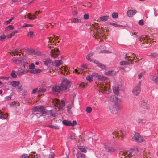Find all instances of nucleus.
I'll return each mask as SVG.
<instances>
[{"label": "nucleus", "instance_id": "f257e3e1", "mask_svg": "<svg viewBox=\"0 0 158 158\" xmlns=\"http://www.w3.org/2000/svg\"><path fill=\"white\" fill-rule=\"evenodd\" d=\"M138 149L137 148L131 149L126 152H122L120 154L123 155L124 156L128 157V158H137Z\"/></svg>", "mask_w": 158, "mask_h": 158}, {"label": "nucleus", "instance_id": "f03ea898", "mask_svg": "<svg viewBox=\"0 0 158 158\" xmlns=\"http://www.w3.org/2000/svg\"><path fill=\"white\" fill-rule=\"evenodd\" d=\"M33 112L35 114H39V116H41L43 114L48 113L45 108L42 106H35L32 109Z\"/></svg>", "mask_w": 158, "mask_h": 158}, {"label": "nucleus", "instance_id": "7ed1b4c3", "mask_svg": "<svg viewBox=\"0 0 158 158\" xmlns=\"http://www.w3.org/2000/svg\"><path fill=\"white\" fill-rule=\"evenodd\" d=\"M132 139L134 140L135 141L141 143L144 141V139L143 136L141 135L138 133H135L131 135Z\"/></svg>", "mask_w": 158, "mask_h": 158}, {"label": "nucleus", "instance_id": "20e7f679", "mask_svg": "<svg viewBox=\"0 0 158 158\" xmlns=\"http://www.w3.org/2000/svg\"><path fill=\"white\" fill-rule=\"evenodd\" d=\"M120 108L118 105L110 106L109 107V111L111 113L117 114L118 113Z\"/></svg>", "mask_w": 158, "mask_h": 158}, {"label": "nucleus", "instance_id": "39448f33", "mask_svg": "<svg viewBox=\"0 0 158 158\" xmlns=\"http://www.w3.org/2000/svg\"><path fill=\"white\" fill-rule=\"evenodd\" d=\"M60 85L62 90H65L70 87V82L67 79H64L62 81Z\"/></svg>", "mask_w": 158, "mask_h": 158}, {"label": "nucleus", "instance_id": "423d86ee", "mask_svg": "<svg viewBox=\"0 0 158 158\" xmlns=\"http://www.w3.org/2000/svg\"><path fill=\"white\" fill-rule=\"evenodd\" d=\"M141 81H139L138 84L134 88L133 91V93L135 95L137 96L140 92V86Z\"/></svg>", "mask_w": 158, "mask_h": 158}, {"label": "nucleus", "instance_id": "0eeeda50", "mask_svg": "<svg viewBox=\"0 0 158 158\" xmlns=\"http://www.w3.org/2000/svg\"><path fill=\"white\" fill-rule=\"evenodd\" d=\"M52 90L53 91L56 92L60 93V91L63 90L61 87L58 86H55L52 87Z\"/></svg>", "mask_w": 158, "mask_h": 158}, {"label": "nucleus", "instance_id": "6e6552de", "mask_svg": "<svg viewBox=\"0 0 158 158\" xmlns=\"http://www.w3.org/2000/svg\"><path fill=\"white\" fill-rule=\"evenodd\" d=\"M43 64L48 67H50L53 64V63L50 60H46L44 62Z\"/></svg>", "mask_w": 158, "mask_h": 158}, {"label": "nucleus", "instance_id": "1a4fd4ad", "mask_svg": "<svg viewBox=\"0 0 158 158\" xmlns=\"http://www.w3.org/2000/svg\"><path fill=\"white\" fill-rule=\"evenodd\" d=\"M150 78L152 81L154 82L156 84H158V77L155 75H151Z\"/></svg>", "mask_w": 158, "mask_h": 158}, {"label": "nucleus", "instance_id": "9d476101", "mask_svg": "<svg viewBox=\"0 0 158 158\" xmlns=\"http://www.w3.org/2000/svg\"><path fill=\"white\" fill-rule=\"evenodd\" d=\"M113 138H114L120 136L123 134L122 132L121 131H116L113 133Z\"/></svg>", "mask_w": 158, "mask_h": 158}, {"label": "nucleus", "instance_id": "9b49d317", "mask_svg": "<svg viewBox=\"0 0 158 158\" xmlns=\"http://www.w3.org/2000/svg\"><path fill=\"white\" fill-rule=\"evenodd\" d=\"M136 13V11L135 10H129L127 11V14L128 16L131 17L135 15Z\"/></svg>", "mask_w": 158, "mask_h": 158}, {"label": "nucleus", "instance_id": "f8f14e48", "mask_svg": "<svg viewBox=\"0 0 158 158\" xmlns=\"http://www.w3.org/2000/svg\"><path fill=\"white\" fill-rule=\"evenodd\" d=\"M77 158H86V155L80 152H78L76 154Z\"/></svg>", "mask_w": 158, "mask_h": 158}, {"label": "nucleus", "instance_id": "ddd939ff", "mask_svg": "<svg viewBox=\"0 0 158 158\" xmlns=\"http://www.w3.org/2000/svg\"><path fill=\"white\" fill-rule=\"evenodd\" d=\"M141 106L144 109H148L150 108V106L148 104L145 102H143L141 104Z\"/></svg>", "mask_w": 158, "mask_h": 158}, {"label": "nucleus", "instance_id": "4468645a", "mask_svg": "<svg viewBox=\"0 0 158 158\" xmlns=\"http://www.w3.org/2000/svg\"><path fill=\"white\" fill-rule=\"evenodd\" d=\"M94 62L99 67L102 69H105V66L103 64L99 62L98 61L96 60H94Z\"/></svg>", "mask_w": 158, "mask_h": 158}, {"label": "nucleus", "instance_id": "2eb2a0df", "mask_svg": "<svg viewBox=\"0 0 158 158\" xmlns=\"http://www.w3.org/2000/svg\"><path fill=\"white\" fill-rule=\"evenodd\" d=\"M13 62H15L17 64H20L21 63V60L19 58H17L14 57L12 59Z\"/></svg>", "mask_w": 158, "mask_h": 158}, {"label": "nucleus", "instance_id": "dca6fc26", "mask_svg": "<svg viewBox=\"0 0 158 158\" xmlns=\"http://www.w3.org/2000/svg\"><path fill=\"white\" fill-rule=\"evenodd\" d=\"M71 22L74 23H80L81 22V20L79 18H73L71 19Z\"/></svg>", "mask_w": 158, "mask_h": 158}, {"label": "nucleus", "instance_id": "f3484780", "mask_svg": "<svg viewBox=\"0 0 158 158\" xmlns=\"http://www.w3.org/2000/svg\"><path fill=\"white\" fill-rule=\"evenodd\" d=\"M10 84L13 87H16L19 84V82L17 81H14L10 82Z\"/></svg>", "mask_w": 158, "mask_h": 158}, {"label": "nucleus", "instance_id": "a211bd4d", "mask_svg": "<svg viewBox=\"0 0 158 158\" xmlns=\"http://www.w3.org/2000/svg\"><path fill=\"white\" fill-rule=\"evenodd\" d=\"M113 91L114 93L116 94H118L119 93V89L118 86H115L113 87Z\"/></svg>", "mask_w": 158, "mask_h": 158}, {"label": "nucleus", "instance_id": "6ab92c4d", "mask_svg": "<svg viewBox=\"0 0 158 158\" xmlns=\"http://www.w3.org/2000/svg\"><path fill=\"white\" fill-rule=\"evenodd\" d=\"M139 40L141 41V40L143 41H145V42L148 41L149 42V40L148 39L147 37L145 35H142L139 38Z\"/></svg>", "mask_w": 158, "mask_h": 158}, {"label": "nucleus", "instance_id": "aec40b11", "mask_svg": "<svg viewBox=\"0 0 158 158\" xmlns=\"http://www.w3.org/2000/svg\"><path fill=\"white\" fill-rule=\"evenodd\" d=\"M58 38H57H57H55V39L54 40H54L53 38H52V37L49 38V37H48L47 38L48 42V43H52V42H54V41H55L56 40H58Z\"/></svg>", "mask_w": 158, "mask_h": 158}, {"label": "nucleus", "instance_id": "412c9836", "mask_svg": "<svg viewBox=\"0 0 158 158\" xmlns=\"http://www.w3.org/2000/svg\"><path fill=\"white\" fill-rule=\"evenodd\" d=\"M41 71V70L38 69H33L29 71V72L31 73H39Z\"/></svg>", "mask_w": 158, "mask_h": 158}, {"label": "nucleus", "instance_id": "4be33fe9", "mask_svg": "<svg viewBox=\"0 0 158 158\" xmlns=\"http://www.w3.org/2000/svg\"><path fill=\"white\" fill-rule=\"evenodd\" d=\"M93 55V54L92 53H89L87 55L86 57L87 59L90 62L93 61L94 60L90 58V57L92 56Z\"/></svg>", "mask_w": 158, "mask_h": 158}, {"label": "nucleus", "instance_id": "5701e85b", "mask_svg": "<svg viewBox=\"0 0 158 158\" xmlns=\"http://www.w3.org/2000/svg\"><path fill=\"white\" fill-rule=\"evenodd\" d=\"M27 16L29 19L31 20L34 19L36 17L35 15H32L31 14H28Z\"/></svg>", "mask_w": 158, "mask_h": 158}, {"label": "nucleus", "instance_id": "b1692460", "mask_svg": "<svg viewBox=\"0 0 158 158\" xmlns=\"http://www.w3.org/2000/svg\"><path fill=\"white\" fill-rule=\"evenodd\" d=\"M62 123L66 126H71V121L66 120H63L62 121Z\"/></svg>", "mask_w": 158, "mask_h": 158}, {"label": "nucleus", "instance_id": "393cba45", "mask_svg": "<svg viewBox=\"0 0 158 158\" xmlns=\"http://www.w3.org/2000/svg\"><path fill=\"white\" fill-rule=\"evenodd\" d=\"M78 148L80 149V150L82 152H83L85 153L86 152V149L85 148L84 146H78Z\"/></svg>", "mask_w": 158, "mask_h": 158}, {"label": "nucleus", "instance_id": "a878e982", "mask_svg": "<svg viewBox=\"0 0 158 158\" xmlns=\"http://www.w3.org/2000/svg\"><path fill=\"white\" fill-rule=\"evenodd\" d=\"M18 31L16 30H15L13 31L11 33L7 35V37L8 38H11L15 34V33H17Z\"/></svg>", "mask_w": 158, "mask_h": 158}, {"label": "nucleus", "instance_id": "bb28decb", "mask_svg": "<svg viewBox=\"0 0 158 158\" xmlns=\"http://www.w3.org/2000/svg\"><path fill=\"white\" fill-rule=\"evenodd\" d=\"M14 28V26L12 25H10L7 27L5 29L6 31H8L9 30L13 29Z\"/></svg>", "mask_w": 158, "mask_h": 158}, {"label": "nucleus", "instance_id": "cd10ccee", "mask_svg": "<svg viewBox=\"0 0 158 158\" xmlns=\"http://www.w3.org/2000/svg\"><path fill=\"white\" fill-rule=\"evenodd\" d=\"M62 61L61 60L60 61H55L53 64H55V66L56 67L60 66L62 64Z\"/></svg>", "mask_w": 158, "mask_h": 158}, {"label": "nucleus", "instance_id": "c85d7f7f", "mask_svg": "<svg viewBox=\"0 0 158 158\" xmlns=\"http://www.w3.org/2000/svg\"><path fill=\"white\" fill-rule=\"evenodd\" d=\"M30 157H31V158H39L40 156L39 155H38L37 154L35 155V153L34 154H31L29 155Z\"/></svg>", "mask_w": 158, "mask_h": 158}, {"label": "nucleus", "instance_id": "c756f323", "mask_svg": "<svg viewBox=\"0 0 158 158\" xmlns=\"http://www.w3.org/2000/svg\"><path fill=\"white\" fill-rule=\"evenodd\" d=\"M120 64L121 65H125L130 64V63L129 62L127 61H121L120 63Z\"/></svg>", "mask_w": 158, "mask_h": 158}, {"label": "nucleus", "instance_id": "7c9ffc66", "mask_svg": "<svg viewBox=\"0 0 158 158\" xmlns=\"http://www.w3.org/2000/svg\"><path fill=\"white\" fill-rule=\"evenodd\" d=\"M46 91V90L44 88L40 87L39 88V90L38 91V92L39 93H42L45 92Z\"/></svg>", "mask_w": 158, "mask_h": 158}, {"label": "nucleus", "instance_id": "2f4dec72", "mask_svg": "<svg viewBox=\"0 0 158 158\" xmlns=\"http://www.w3.org/2000/svg\"><path fill=\"white\" fill-rule=\"evenodd\" d=\"M109 17L108 16H104L100 17V20L102 21H106L108 19Z\"/></svg>", "mask_w": 158, "mask_h": 158}, {"label": "nucleus", "instance_id": "473e14b6", "mask_svg": "<svg viewBox=\"0 0 158 158\" xmlns=\"http://www.w3.org/2000/svg\"><path fill=\"white\" fill-rule=\"evenodd\" d=\"M109 24L113 25L116 27H121L123 26L122 25H118L115 23L112 22H109Z\"/></svg>", "mask_w": 158, "mask_h": 158}, {"label": "nucleus", "instance_id": "72a5a7b5", "mask_svg": "<svg viewBox=\"0 0 158 158\" xmlns=\"http://www.w3.org/2000/svg\"><path fill=\"white\" fill-rule=\"evenodd\" d=\"M61 104H59V107L60 108H62L65 105V102L64 100H62L61 101Z\"/></svg>", "mask_w": 158, "mask_h": 158}, {"label": "nucleus", "instance_id": "f704fd0d", "mask_svg": "<svg viewBox=\"0 0 158 158\" xmlns=\"http://www.w3.org/2000/svg\"><path fill=\"white\" fill-rule=\"evenodd\" d=\"M10 75L13 78H16L17 77L15 71H12L10 74Z\"/></svg>", "mask_w": 158, "mask_h": 158}, {"label": "nucleus", "instance_id": "c9c22d12", "mask_svg": "<svg viewBox=\"0 0 158 158\" xmlns=\"http://www.w3.org/2000/svg\"><path fill=\"white\" fill-rule=\"evenodd\" d=\"M118 16V14L117 13H113L112 15V17L113 18H117Z\"/></svg>", "mask_w": 158, "mask_h": 158}, {"label": "nucleus", "instance_id": "e433bc0d", "mask_svg": "<svg viewBox=\"0 0 158 158\" xmlns=\"http://www.w3.org/2000/svg\"><path fill=\"white\" fill-rule=\"evenodd\" d=\"M46 111H47V112L48 113H46V114H50V115L52 116H54V111H51V110H49V111H47V110H46Z\"/></svg>", "mask_w": 158, "mask_h": 158}, {"label": "nucleus", "instance_id": "4c0bfd02", "mask_svg": "<svg viewBox=\"0 0 158 158\" xmlns=\"http://www.w3.org/2000/svg\"><path fill=\"white\" fill-rule=\"evenodd\" d=\"M92 111V108L90 107H88L86 108V111L88 113H90Z\"/></svg>", "mask_w": 158, "mask_h": 158}, {"label": "nucleus", "instance_id": "58836bf2", "mask_svg": "<svg viewBox=\"0 0 158 158\" xmlns=\"http://www.w3.org/2000/svg\"><path fill=\"white\" fill-rule=\"evenodd\" d=\"M86 79L88 81L90 82H91L93 81V78L92 77L89 76L86 77Z\"/></svg>", "mask_w": 158, "mask_h": 158}, {"label": "nucleus", "instance_id": "ea45409f", "mask_svg": "<svg viewBox=\"0 0 158 158\" xmlns=\"http://www.w3.org/2000/svg\"><path fill=\"white\" fill-rule=\"evenodd\" d=\"M102 89L104 90L103 93H106L108 89L109 88L108 87H106L105 86H103V87H102Z\"/></svg>", "mask_w": 158, "mask_h": 158}, {"label": "nucleus", "instance_id": "a19ab883", "mask_svg": "<svg viewBox=\"0 0 158 158\" xmlns=\"http://www.w3.org/2000/svg\"><path fill=\"white\" fill-rule=\"evenodd\" d=\"M6 36L4 34H2L0 36V40L1 41H3L6 38Z\"/></svg>", "mask_w": 158, "mask_h": 158}, {"label": "nucleus", "instance_id": "79ce46f5", "mask_svg": "<svg viewBox=\"0 0 158 158\" xmlns=\"http://www.w3.org/2000/svg\"><path fill=\"white\" fill-rule=\"evenodd\" d=\"M89 16L88 14H85L84 15V18L85 19L87 20L89 18Z\"/></svg>", "mask_w": 158, "mask_h": 158}, {"label": "nucleus", "instance_id": "37998d69", "mask_svg": "<svg viewBox=\"0 0 158 158\" xmlns=\"http://www.w3.org/2000/svg\"><path fill=\"white\" fill-rule=\"evenodd\" d=\"M27 35L30 37H32L34 35V32L32 31H30L28 32Z\"/></svg>", "mask_w": 158, "mask_h": 158}, {"label": "nucleus", "instance_id": "c03bdc74", "mask_svg": "<svg viewBox=\"0 0 158 158\" xmlns=\"http://www.w3.org/2000/svg\"><path fill=\"white\" fill-rule=\"evenodd\" d=\"M20 158H29L27 154H24L22 155Z\"/></svg>", "mask_w": 158, "mask_h": 158}, {"label": "nucleus", "instance_id": "a18cd8bd", "mask_svg": "<svg viewBox=\"0 0 158 158\" xmlns=\"http://www.w3.org/2000/svg\"><path fill=\"white\" fill-rule=\"evenodd\" d=\"M54 155L53 152H50L49 155V158H54Z\"/></svg>", "mask_w": 158, "mask_h": 158}, {"label": "nucleus", "instance_id": "49530a36", "mask_svg": "<svg viewBox=\"0 0 158 158\" xmlns=\"http://www.w3.org/2000/svg\"><path fill=\"white\" fill-rule=\"evenodd\" d=\"M116 150V148L110 147L109 152H112L115 151Z\"/></svg>", "mask_w": 158, "mask_h": 158}, {"label": "nucleus", "instance_id": "de8ad7c7", "mask_svg": "<svg viewBox=\"0 0 158 158\" xmlns=\"http://www.w3.org/2000/svg\"><path fill=\"white\" fill-rule=\"evenodd\" d=\"M35 68V65L33 63H31L29 65V68L31 69H34Z\"/></svg>", "mask_w": 158, "mask_h": 158}, {"label": "nucleus", "instance_id": "09e8293b", "mask_svg": "<svg viewBox=\"0 0 158 158\" xmlns=\"http://www.w3.org/2000/svg\"><path fill=\"white\" fill-rule=\"evenodd\" d=\"M145 123V121L143 119H139L138 120V123Z\"/></svg>", "mask_w": 158, "mask_h": 158}, {"label": "nucleus", "instance_id": "8fccbe9b", "mask_svg": "<svg viewBox=\"0 0 158 158\" xmlns=\"http://www.w3.org/2000/svg\"><path fill=\"white\" fill-rule=\"evenodd\" d=\"M33 26V25L32 24H25L24 25L22 26V27H32Z\"/></svg>", "mask_w": 158, "mask_h": 158}, {"label": "nucleus", "instance_id": "3c124183", "mask_svg": "<svg viewBox=\"0 0 158 158\" xmlns=\"http://www.w3.org/2000/svg\"><path fill=\"white\" fill-rule=\"evenodd\" d=\"M7 115L6 114H3L2 115H1L0 116V118H1L3 119H6L7 117Z\"/></svg>", "mask_w": 158, "mask_h": 158}, {"label": "nucleus", "instance_id": "603ef678", "mask_svg": "<svg viewBox=\"0 0 158 158\" xmlns=\"http://www.w3.org/2000/svg\"><path fill=\"white\" fill-rule=\"evenodd\" d=\"M14 17H12L9 20L6 21V23L7 24L10 23L14 19Z\"/></svg>", "mask_w": 158, "mask_h": 158}, {"label": "nucleus", "instance_id": "864d4df0", "mask_svg": "<svg viewBox=\"0 0 158 158\" xmlns=\"http://www.w3.org/2000/svg\"><path fill=\"white\" fill-rule=\"evenodd\" d=\"M48 127H50L51 128H53L54 129H58V127H57L56 126H53V125H51L48 126Z\"/></svg>", "mask_w": 158, "mask_h": 158}, {"label": "nucleus", "instance_id": "5fc2aeb1", "mask_svg": "<svg viewBox=\"0 0 158 158\" xmlns=\"http://www.w3.org/2000/svg\"><path fill=\"white\" fill-rule=\"evenodd\" d=\"M149 154L148 153H146L145 154L143 153V158H148Z\"/></svg>", "mask_w": 158, "mask_h": 158}, {"label": "nucleus", "instance_id": "6e6d98bb", "mask_svg": "<svg viewBox=\"0 0 158 158\" xmlns=\"http://www.w3.org/2000/svg\"><path fill=\"white\" fill-rule=\"evenodd\" d=\"M114 71H109L106 72L105 73L108 75H111L113 73Z\"/></svg>", "mask_w": 158, "mask_h": 158}, {"label": "nucleus", "instance_id": "4d7b16f0", "mask_svg": "<svg viewBox=\"0 0 158 158\" xmlns=\"http://www.w3.org/2000/svg\"><path fill=\"white\" fill-rule=\"evenodd\" d=\"M104 148L106 151L108 152H109L110 147H109L107 145H105L104 146Z\"/></svg>", "mask_w": 158, "mask_h": 158}, {"label": "nucleus", "instance_id": "13d9d810", "mask_svg": "<svg viewBox=\"0 0 158 158\" xmlns=\"http://www.w3.org/2000/svg\"><path fill=\"white\" fill-rule=\"evenodd\" d=\"M150 56L154 58H156L158 56V54L156 53L151 54Z\"/></svg>", "mask_w": 158, "mask_h": 158}, {"label": "nucleus", "instance_id": "bf43d9fd", "mask_svg": "<svg viewBox=\"0 0 158 158\" xmlns=\"http://www.w3.org/2000/svg\"><path fill=\"white\" fill-rule=\"evenodd\" d=\"M77 124V122L75 120H74L73 121V122L71 123V126H74L76 125Z\"/></svg>", "mask_w": 158, "mask_h": 158}, {"label": "nucleus", "instance_id": "052dcab7", "mask_svg": "<svg viewBox=\"0 0 158 158\" xmlns=\"http://www.w3.org/2000/svg\"><path fill=\"white\" fill-rule=\"evenodd\" d=\"M98 77L99 79L101 80H105V77H103V76H101L100 75H99Z\"/></svg>", "mask_w": 158, "mask_h": 158}, {"label": "nucleus", "instance_id": "680f3d73", "mask_svg": "<svg viewBox=\"0 0 158 158\" xmlns=\"http://www.w3.org/2000/svg\"><path fill=\"white\" fill-rule=\"evenodd\" d=\"M139 24L141 25H143L144 24L143 21V20H140L139 22Z\"/></svg>", "mask_w": 158, "mask_h": 158}, {"label": "nucleus", "instance_id": "e2e57ef3", "mask_svg": "<svg viewBox=\"0 0 158 158\" xmlns=\"http://www.w3.org/2000/svg\"><path fill=\"white\" fill-rule=\"evenodd\" d=\"M11 96H9L5 97V100L8 101L11 99Z\"/></svg>", "mask_w": 158, "mask_h": 158}, {"label": "nucleus", "instance_id": "0e129e2a", "mask_svg": "<svg viewBox=\"0 0 158 158\" xmlns=\"http://www.w3.org/2000/svg\"><path fill=\"white\" fill-rule=\"evenodd\" d=\"M98 75H99L98 74L96 73H93L92 74V76H93L96 77H98Z\"/></svg>", "mask_w": 158, "mask_h": 158}, {"label": "nucleus", "instance_id": "69168bd1", "mask_svg": "<svg viewBox=\"0 0 158 158\" xmlns=\"http://www.w3.org/2000/svg\"><path fill=\"white\" fill-rule=\"evenodd\" d=\"M12 53H13V54H14V56H15L16 54V55H18V51L17 50H13L12 51Z\"/></svg>", "mask_w": 158, "mask_h": 158}, {"label": "nucleus", "instance_id": "338daca9", "mask_svg": "<svg viewBox=\"0 0 158 158\" xmlns=\"http://www.w3.org/2000/svg\"><path fill=\"white\" fill-rule=\"evenodd\" d=\"M78 14V12L77 11L75 10L73 12V14L74 16H75L77 15Z\"/></svg>", "mask_w": 158, "mask_h": 158}, {"label": "nucleus", "instance_id": "774afa93", "mask_svg": "<svg viewBox=\"0 0 158 158\" xmlns=\"http://www.w3.org/2000/svg\"><path fill=\"white\" fill-rule=\"evenodd\" d=\"M71 106H68L67 107V110L68 112L70 113L71 111H70V110L71 109Z\"/></svg>", "mask_w": 158, "mask_h": 158}]
</instances>
